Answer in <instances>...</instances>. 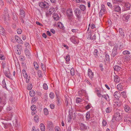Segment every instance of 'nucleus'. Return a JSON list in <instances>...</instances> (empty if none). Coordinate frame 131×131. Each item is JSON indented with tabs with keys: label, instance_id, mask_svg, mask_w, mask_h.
<instances>
[{
	"label": "nucleus",
	"instance_id": "nucleus-7",
	"mask_svg": "<svg viewBox=\"0 0 131 131\" xmlns=\"http://www.w3.org/2000/svg\"><path fill=\"white\" fill-rule=\"evenodd\" d=\"M22 48L21 46H20L19 45H17V50L15 51L16 53L18 55H20L21 53V50Z\"/></svg>",
	"mask_w": 131,
	"mask_h": 131
},
{
	"label": "nucleus",
	"instance_id": "nucleus-3",
	"mask_svg": "<svg viewBox=\"0 0 131 131\" xmlns=\"http://www.w3.org/2000/svg\"><path fill=\"white\" fill-rule=\"evenodd\" d=\"M67 16L68 17V18L70 20L72 19L73 17V15L72 9H69L66 11Z\"/></svg>",
	"mask_w": 131,
	"mask_h": 131
},
{
	"label": "nucleus",
	"instance_id": "nucleus-22",
	"mask_svg": "<svg viewBox=\"0 0 131 131\" xmlns=\"http://www.w3.org/2000/svg\"><path fill=\"white\" fill-rule=\"evenodd\" d=\"M102 96L107 101L110 100L109 96L107 94L102 95Z\"/></svg>",
	"mask_w": 131,
	"mask_h": 131
},
{
	"label": "nucleus",
	"instance_id": "nucleus-51",
	"mask_svg": "<svg viewBox=\"0 0 131 131\" xmlns=\"http://www.w3.org/2000/svg\"><path fill=\"white\" fill-rule=\"evenodd\" d=\"M101 10L102 12H104L105 10V6L103 5H101Z\"/></svg>",
	"mask_w": 131,
	"mask_h": 131
},
{
	"label": "nucleus",
	"instance_id": "nucleus-30",
	"mask_svg": "<svg viewBox=\"0 0 131 131\" xmlns=\"http://www.w3.org/2000/svg\"><path fill=\"white\" fill-rule=\"evenodd\" d=\"M53 18L54 20H58L59 19V17L57 14H54L53 16Z\"/></svg>",
	"mask_w": 131,
	"mask_h": 131
},
{
	"label": "nucleus",
	"instance_id": "nucleus-60",
	"mask_svg": "<svg viewBox=\"0 0 131 131\" xmlns=\"http://www.w3.org/2000/svg\"><path fill=\"white\" fill-rule=\"evenodd\" d=\"M41 68L42 70L44 71L46 70V67L45 65L42 63H41Z\"/></svg>",
	"mask_w": 131,
	"mask_h": 131
},
{
	"label": "nucleus",
	"instance_id": "nucleus-42",
	"mask_svg": "<svg viewBox=\"0 0 131 131\" xmlns=\"http://www.w3.org/2000/svg\"><path fill=\"white\" fill-rule=\"evenodd\" d=\"M2 83V85L4 88L5 87L6 88V85L5 82V81L4 79L3 80Z\"/></svg>",
	"mask_w": 131,
	"mask_h": 131
},
{
	"label": "nucleus",
	"instance_id": "nucleus-45",
	"mask_svg": "<svg viewBox=\"0 0 131 131\" xmlns=\"http://www.w3.org/2000/svg\"><path fill=\"white\" fill-rule=\"evenodd\" d=\"M123 54L124 55L129 54L130 53L129 51L125 50L123 52Z\"/></svg>",
	"mask_w": 131,
	"mask_h": 131
},
{
	"label": "nucleus",
	"instance_id": "nucleus-14",
	"mask_svg": "<svg viewBox=\"0 0 131 131\" xmlns=\"http://www.w3.org/2000/svg\"><path fill=\"white\" fill-rule=\"evenodd\" d=\"M114 95L115 98L118 99L120 96V92L119 91H116L114 93Z\"/></svg>",
	"mask_w": 131,
	"mask_h": 131
},
{
	"label": "nucleus",
	"instance_id": "nucleus-23",
	"mask_svg": "<svg viewBox=\"0 0 131 131\" xmlns=\"http://www.w3.org/2000/svg\"><path fill=\"white\" fill-rule=\"evenodd\" d=\"M5 30L4 28L0 25V34L3 35L4 34Z\"/></svg>",
	"mask_w": 131,
	"mask_h": 131
},
{
	"label": "nucleus",
	"instance_id": "nucleus-55",
	"mask_svg": "<svg viewBox=\"0 0 131 131\" xmlns=\"http://www.w3.org/2000/svg\"><path fill=\"white\" fill-rule=\"evenodd\" d=\"M105 59L107 61L109 60L110 59L109 55L107 54H106L105 55Z\"/></svg>",
	"mask_w": 131,
	"mask_h": 131
},
{
	"label": "nucleus",
	"instance_id": "nucleus-37",
	"mask_svg": "<svg viewBox=\"0 0 131 131\" xmlns=\"http://www.w3.org/2000/svg\"><path fill=\"white\" fill-rule=\"evenodd\" d=\"M44 113L45 115H47L49 114L48 110L47 108H45L43 109Z\"/></svg>",
	"mask_w": 131,
	"mask_h": 131
},
{
	"label": "nucleus",
	"instance_id": "nucleus-25",
	"mask_svg": "<svg viewBox=\"0 0 131 131\" xmlns=\"http://www.w3.org/2000/svg\"><path fill=\"white\" fill-rule=\"evenodd\" d=\"M113 68L115 70L117 71H119L121 69L120 67L118 66H114L113 67Z\"/></svg>",
	"mask_w": 131,
	"mask_h": 131
},
{
	"label": "nucleus",
	"instance_id": "nucleus-12",
	"mask_svg": "<svg viewBox=\"0 0 131 131\" xmlns=\"http://www.w3.org/2000/svg\"><path fill=\"white\" fill-rule=\"evenodd\" d=\"M124 110L125 111L127 112L130 113L131 112L130 108L128 105H126L124 106Z\"/></svg>",
	"mask_w": 131,
	"mask_h": 131
},
{
	"label": "nucleus",
	"instance_id": "nucleus-11",
	"mask_svg": "<svg viewBox=\"0 0 131 131\" xmlns=\"http://www.w3.org/2000/svg\"><path fill=\"white\" fill-rule=\"evenodd\" d=\"M88 75L91 79H92L94 76L93 73L90 69H89L88 71Z\"/></svg>",
	"mask_w": 131,
	"mask_h": 131
},
{
	"label": "nucleus",
	"instance_id": "nucleus-61",
	"mask_svg": "<svg viewBox=\"0 0 131 131\" xmlns=\"http://www.w3.org/2000/svg\"><path fill=\"white\" fill-rule=\"evenodd\" d=\"M121 93L123 97L125 98L126 97V94L124 91L122 92Z\"/></svg>",
	"mask_w": 131,
	"mask_h": 131
},
{
	"label": "nucleus",
	"instance_id": "nucleus-26",
	"mask_svg": "<svg viewBox=\"0 0 131 131\" xmlns=\"http://www.w3.org/2000/svg\"><path fill=\"white\" fill-rule=\"evenodd\" d=\"M70 39L72 42L74 44L77 43L75 36H73L70 38Z\"/></svg>",
	"mask_w": 131,
	"mask_h": 131
},
{
	"label": "nucleus",
	"instance_id": "nucleus-2",
	"mask_svg": "<svg viewBox=\"0 0 131 131\" xmlns=\"http://www.w3.org/2000/svg\"><path fill=\"white\" fill-rule=\"evenodd\" d=\"M39 6L41 8H47L49 7V5L47 2H41L39 4Z\"/></svg>",
	"mask_w": 131,
	"mask_h": 131
},
{
	"label": "nucleus",
	"instance_id": "nucleus-62",
	"mask_svg": "<svg viewBox=\"0 0 131 131\" xmlns=\"http://www.w3.org/2000/svg\"><path fill=\"white\" fill-rule=\"evenodd\" d=\"M32 84H30L28 85L27 87V89L28 90H30L32 89Z\"/></svg>",
	"mask_w": 131,
	"mask_h": 131
},
{
	"label": "nucleus",
	"instance_id": "nucleus-28",
	"mask_svg": "<svg viewBox=\"0 0 131 131\" xmlns=\"http://www.w3.org/2000/svg\"><path fill=\"white\" fill-rule=\"evenodd\" d=\"M11 126V124L10 123L4 124V128H7L8 127H10Z\"/></svg>",
	"mask_w": 131,
	"mask_h": 131
},
{
	"label": "nucleus",
	"instance_id": "nucleus-16",
	"mask_svg": "<svg viewBox=\"0 0 131 131\" xmlns=\"http://www.w3.org/2000/svg\"><path fill=\"white\" fill-rule=\"evenodd\" d=\"M20 15L21 17L22 18H24L25 16L24 11L22 9L20 10Z\"/></svg>",
	"mask_w": 131,
	"mask_h": 131
},
{
	"label": "nucleus",
	"instance_id": "nucleus-50",
	"mask_svg": "<svg viewBox=\"0 0 131 131\" xmlns=\"http://www.w3.org/2000/svg\"><path fill=\"white\" fill-rule=\"evenodd\" d=\"M43 89L45 90H47L48 89V87L47 85L46 84L44 83L43 85Z\"/></svg>",
	"mask_w": 131,
	"mask_h": 131
},
{
	"label": "nucleus",
	"instance_id": "nucleus-10",
	"mask_svg": "<svg viewBox=\"0 0 131 131\" xmlns=\"http://www.w3.org/2000/svg\"><path fill=\"white\" fill-rule=\"evenodd\" d=\"M4 17H3L5 21H7L9 19V15L8 12H5L4 13Z\"/></svg>",
	"mask_w": 131,
	"mask_h": 131
},
{
	"label": "nucleus",
	"instance_id": "nucleus-46",
	"mask_svg": "<svg viewBox=\"0 0 131 131\" xmlns=\"http://www.w3.org/2000/svg\"><path fill=\"white\" fill-rule=\"evenodd\" d=\"M60 98L57 96V104L58 105H60L61 104V102L60 101Z\"/></svg>",
	"mask_w": 131,
	"mask_h": 131
},
{
	"label": "nucleus",
	"instance_id": "nucleus-35",
	"mask_svg": "<svg viewBox=\"0 0 131 131\" xmlns=\"http://www.w3.org/2000/svg\"><path fill=\"white\" fill-rule=\"evenodd\" d=\"M55 10L54 8H50L49 10V14L50 15L52 14Z\"/></svg>",
	"mask_w": 131,
	"mask_h": 131
},
{
	"label": "nucleus",
	"instance_id": "nucleus-6",
	"mask_svg": "<svg viewBox=\"0 0 131 131\" xmlns=\"http://www.w3.org/2000/svg\"><path fill=\"white\" fill-rule=\"evenodd\" d=\"M124 120L125 122H127L128 124H130L131 123V118L127 114L125 115L124 118Z\"/></svg>",
	"mask_w": 131,
	"mask_h": 131
},
{
	"label": "nucleus",
	"instance_id": "nucleus-9",
	"mask_svg": "<svg viewBox=\"0 0 131 131\" xmlns=\"http://www.w3.org/2000/svg\"><path fill=\"white\" fill-rule=\"evenodd\" d=\"M117 47L116 46L115 47L113 50V51L111 56L114 57L117 54Z\"/></svg>",
	"mask_w": 131,
	"mask_h": 131
},
{
	"label": "nucleus",
	"instance_id": "nucleus-33",
	"mask_svg": "<svg viewBox=\"0 0 131 131\" xmlns=\"http://www.w3.org/2000/svg\"><path fill=\"white\" fill-rule=\"evenodd\" d=\"M86 121L89 120L90 118V115L89 112H88L86 113Z\"/></svg>",
	"mask_w": 131,
	"mask_h": 131
},
{
	"label": "nucleus",
	"instance_id": "nucleus-20",
	"mask_svg": "<svg viewBox=\"0 0 131 131\" xmlns=\"http://www.w3.org/2000/svg\"><path fill=\"white\" fill-rule=\"evenodd\" d=\"M6 103L5 98H3L2 99L1 97H0V104L1 103L2 104L5 105Z\"/></svg>",
	"mask_w": 131,
	"mask_h": 131
},
{
	"label": "nucleus",
	"instance_id": "nucleus-52",
	"mask_svg": "<svg viewBox=\"0 0 131 131\" xmlns=\"http://www.w3.org/2000/svg\"><path fill=\"white\" fill-rule=\"evenodd\" d=\"M49 96L51 99H53L54 97V93L52 92H50L49 94Z\"/></svg>",
	"mask_w": 131,
	"mask_h": 131
},
{
	"label": "nucleus",
	"instance_id": "nucleus-48",
	"mask_svg": "<svg viewBox=\"0 0 131 131\" xmlns=\"http://www.w3.org/2000/svg\"><path fill=\"white\" fill-rule=\"evenodd\" d=\"M82 99L80 98H78L76 99V102L77 103H79L82 101Z\"/></svg>",
	"mask_w": 131,
	"mask_h": 131
},
{
	"label": "nucleus",
	"instance_id": "nucleus-56",
	"mask_svg": "<svg viewBox=\"0 0 131 131\" xmlns=\"http://www.w3.org/2000/svg\"><path fill=\"white\" fill-rule=\"evenodd\" d=\"M70 59V56L69 55H67L66 56V60L67 62L69 61Z\"/></svg>",
	"mask_w": 131,
	"mask_h": 131
},
{
	"label": "nucleus",
	"instance_id": "nucleus-40",
	"mask_svg": "<svg viewBox=\"0 0 131 131\" xmlns=\"http://www.w3.org/2000/svg\"><path fill=\"white\" fill-rule=\"evenodd\" d=\"M70 73L73 76L75 74V71L74 69L72 68L70 70Z\"/></svg>",
	"mask_w": 131,
	"mask_h": 131
},
{
	"label": "nucleus",
	"instance_id": "nucleus-18",
	"mask_svg": "<svg viewBox=\"0 0 131 131\" xmlns=\"http://www.w3.org/2000/svg\"><path fill=\"white\" fill-rule=\"evenodd\" d=\"M130 15H125L123 16V19L124 21L126 22L128 21V19H129L130 17Z\"/></svg>",
	"mask_w": 131,
	"mask_h": 131
},
{
	"label": "nucleus",
	"instance_id": "nucleus-1",
	"mask_svg": "<svg viewBox=\"0 0 131 131\" xmlns=\"http://www.w3.org/2000/svg\"><path fill=\"white\" fill-rule=\"evenodd\" d=\"M122 119V117L121 116L119 113L118 112H115L112 120V121L114 122L115 121H118Z\"/></svg>",
	"mask_w": 131,
	"mask_h": 131
},
{
	"label": "nucleus",
	"instance_id": "nucleus-54",
	"mask_svg": "<svg viewBox=\"0 0 131 131\" xmlns=\"http://www.w3.org/2000/svg\"><path fill=\"white\" fill-rule=\"evenodd\" d=\"M113 3L115 5H117L119 2V1H117V0H113Z\"/></svg>",
	"mask_w": 131,
	"mask_h": 131
},
{
	"label": "nucleus",
	"instance_id": "nucleus-29",
	"mask_svg": "<svg viewBox=\"0 0 131 131\" xmlns=\"http://www.w3.org/2000/svg\"><path fill=\"white\" fill-rule=\"evenodd\" d=\"M33 64L35 69L37 70L39 68V66L38 64L36 62H34Z\"/></svg>",
	"mask_w": 131,
	"mask_h": 131
},
{
	"label": "nucleus",
	"instance_id": "nucleus-49",
	"mask_svg": "<svg viewBox=\"0 0 131 131\" xmlns=\"http://www.w3.org/2000/svg\"><path fill=\"white\" fill-rule=\"evenodd\" d=\"M36 107L35 105H32L31 107V110L33 111H35L36 110Z\"/></svg>",
	"mask_w": 131,
	"mask_h": 131
},
{
	"label": "nucleus",
	"instance_id": "nucleus-24",
	"mask_svg": "<svg viewBox=\"0 0 131 131\" xmlns=\"http://www.w3.org/2000/svg\"><path fill=\"white\" fill-rule=\"evenodd\" d=\"M40 129L41 131H44L45 130V127L44 124L41 123L40 125Z\"/></svg>",
	"mask_w": 131,
	"mask_h": 131
},
{
	"label": "nucleus",
	"instance_id": "nucleus-36",
	"mask_svg": "<svg viewBox=\"0 0 131 131\" xmlns=\"http://www.w3.org/2000/svg\"><path fill=\"white\" fill-rule=\"evenodd\" d=\"M25 54L27 56H28L30 55V53L29 50L27 49H25Z\"/></svg>",
	"mask_w": 131,
	"mask_h": 131
},
{
	"label": "nucleus",
	"instance_id": "nucleus-53",
	"mask_svg": "<svg viewBox=\"0 0 131 131\" xmlns=\"http://www.w3.org/2000/svg\"><path fill=\"white\" fill-rule=\"evenodd\" d=\"M92 35L90 33H88L87 34V37L88 39H91Z\"/></svg>",
	"mask_w": 131,
	"mask_h": 131
},
{
	"label": "nucleus",
	"instance_id": "nucleus-19",
	"mask_svg": "<svg viewBox=\"0 0 131 131\" xmlns=\"http://www.w3.org/2000/svg\"><path fill=\"white\" fill-rule=\"evenodd\" d=\"M117 88L118 90L119 91H121L123 90V86L122 84L120 83L117 86Z\"/></svg>",
	"mask_w": 131,
	"mask_h": 131
},
{
	"label": "nucleus",
	"instance_id": "nucleus-21",
	"mask_svg": "<svg viewBox=\"0 0 131 131\" xmlns=\"http://www.w3.org/2000/svg\"><path fill=\"white\" fill-rule=\"evenodd\" d=\"M114 80L115 82L118 83L120 81L119 78L117 75H115L114 76Z\"/></svg>",
	"mask_w": 131,
	"mask_h": 131
},
{
	"label": "nucleus",
	"instance_id": "nucleus-34",
	"mask_svg": "<svg viewBox=\"0 0 131 131\" xmlns=\"http://www.w3.org/2000/svg\"><path fill=\"white\" fill-rule=\"evenodd\" d=\"M37 73L39 78H42V73L41 71L40 70H38Z\"/></svg>",
	"mask_w": 131,
	"mask_h": 131
},
{
	"label": "nucleus",
	"instance_id": "nucleus-63",
	"mask_svg": "<svg viewBox=\"0 0 131 131\" xmlns=\"http://www.w3.org/2000/svg\"><path fill=\"white\" fill-rule=\"evenodd\" d=\"M17 32L18 34H20L22 32V31L21 29H18L17 30Z\"/></svg>",
	"mask_w": 131,
	"mask_h": 131
},
{
	"label": "nucleus",
	"instance_id": "nucleus-43",
	"mask_svg": "<svg viewBox=\"0 0 131 131\" xmlns=\"http://www.w3.org/2000/svg\"><path fill=\"white\" fill-rule=\"evenodd\" d=\"M58 26L60 28H62L63 27V26L60 22L58 23Z\"/></svg>",
	"mask_w": 131,
	"mask_h": 131
},
{
	"label": "nucleus",
	"instance_id": "nucleus-57",
	"mask_svg": "<svg viewBox=\"0 0 131 131\" xmlns=\"http://www.w3.org/2000/svg\"><path fill=\"white\" fill-rule=\"evenodd\" d=\"M15 38L17 42V41H18L20 40L21 39L18 36H15Z\"/></svg>",
	"mask_w": 131,
	"mask_h": 131
},
{
	"label": "nucleus",
	"instance_id": "nucleus-5",
	"mask_svg": "<svg viewBox=\"0 0 131 131\" xmlns=\"http://www.w3.org/2000/svg\"><path fill=\"white\" fill-rule=\"evenodd\" d=\"M4 73L7 77L9 79L11 78L10 72L9 69L7 68L5 70H4Z\"/></svg>",
	"mask_w": 131,
	"mask_h": 131
},
{
	"label": "nucleus",
	"instance_id": "nucleus-44",
	"mask_svg": "<svg viewBox=\"0 0 131 131\" xmlns=\"http://www.w3.org/2000/svg\"><path fill=\"white\" fill-rule=\"evenodd\" d=\"M2 67L3 69H4L6 66V62L5 61H3L2 62Z\"/></svg>",
	"mask_w": 131,
	"mask_h": 131
},
{
	"label": "nucleus",
	"instance_id": "nucleus-17",
	"mask_svg": "<svg viewBox=\"0 0 131 131\" xmlns=\"http://www.w3.org/2000/svg\"><path fill=\"white\" fill-rule=\"evenodd\" d=\"M123 58L124 61L127 62L129 61L130 60V59L131 58H130V56H126L123 57Z\"/></svg>",
	"mask_w": 131,
	"mask_h": 131
},
{
	"label": "nucleus",
	"instance_id": "nucleus-38",
	"mask_svg": "<svg viewBox=\"0 0 131 131\" xmlns=\"http://www.w3.org/2000/svg\"><path fill=\"white\" fill-rule=\"evenodd\" d=\"M80 8L81 10L83 11H84L86 9L85 6L83 5H80Z\"/></svg>",
	"mask_w": 131,
	"mask_h": 131
},
{
	"label": "nucleus",
	"instance_id": "nucleus-59",
	"mask_svg": "<svg viewBox=\"0 0 131 131\" xmlns=\"http://www.w3.org/2000/svg\"><path fill=\"white\" fill-rule=\"evenodd\" d=\"M102 123L103 126H104L106 125L107 122L105 120H103Z\"/></svg>",
	"mask_w": 131,
	"mask_h": 131
},
{
	"label": "nucleus",
	"instance_id": "nucleus-58",
	"mask_svg": "<svg viewBox=\"0 0 131 131\" xmlns=\"http://www.w3.org/2000/svg\"><path fill=\"white\" fill-rule=\"evenodd\" d=\"M47 124L48 126L51 127L52 124V123L50 121H48L47 122Z\"/></svg>",
	"mask_w": 131,
	"mask_h": 131
},
{
	"label": "nucleus",
	"instance_id": "nucleus-41",
	"mask_svg": "<svg viewBox=\"0 0 131 131\" xmlns=\"http://www.w3.org/2000/svg\"><path fill=\"white\" fill-rule=\"evenodd\" d=\"M34 119L36 122H37L39 121V116L38 115H36L34 116Z\"/></svg>",
	"mask_w": 131,
	"mask_h": 131
},
{
	"label": "nucleus",
	"instance_id": "nucleus-15",
	"mask_svg": "<svg viewBox=\"0 0 131 131\" xmlns=\"http://www.w3.org/2000/svg\"><path fill=\"white\" fill-rule=\"evenodd\" d=\"M121 8L118 5H115L114 7V11L115 12L118 13L121 12Z\"/></svg>",
	"mask_w": 131,
	"mask_h": 131
},
{
	"label": "nucleus",
	"instance_id": "nucleus-4",
	"mask_svg": "<svg viewBox=\"0 0 131 131\" xmlns=\"http://www.w3.org/2000/svg\"><path fill=\"white\" fill-rule=\"evenodd\" d=\"M75 13L77 18L80 19L81 17V11L79 9H76L74 11Z\"/></svg>",
	"mask_w": 131,
	"mask_h": 131
},
{
	"label": "nucleus",
	"instance_id": "nucleus-47",
	"mask_svg": "<svg viewBox=\"0 0 131 131\" xmlns=\"http://www.w3.org/2000/svg\"><path fill=\"white\" fill-rule=\"evenodd\" d=\"M125 6L126 8L128 9H129L130 6V5L129 3H125Z\"/></svg>",
	"mask_w": 131,
	"mask_h": 131
},
{
	"label": "nucleus",
	"instance_id": "nucleus-27",
	"mask_svg": "<svg viewBox=\"0 0 131 131\" xmlns=\"http://www.w3.org/2000/svg\"><path fill=\"white\" fill-rule=\"evenodd\" d=\"M35 91L33 90L29 92V95L31 97H34L35 95Z\"/></svg>",
	"mask_w": 131,
	"mask_h": 131
},
{
	"label": "nucleus",
	"instance_id": "nucleus-8",
	"mask_svg": "<svg viewBox=\"0 0 131 131\" xmlns=\"http://www.w3.org/2000/svg\"><path fill=\"white\" fill-rule=\"evenodd\" d=\"M119 36L121 38H124L125 36V33L124 32V30H123L122 28H120L119 29Z\"/></svg>",
	"mask_w": 131,
	"mask_h": 131
},
{
	"label": "nucleus",
	"instance_id": "nucleus-13",
	"mask_svg": "<svg viewBox=\"0 0 131 131\" xmlns=\"http://www.w3.org/2000/svg\"><path fill=\"white\" fill-rule=\"evenodd\" d=\"M81 130H83L86 129L87 128V127L84 124L81 123L80 124Z\"/></svg>",
	"mask_w": 131,
	"mask_h": 131
},
{
	"label": "nucleus",
	"instance_id": "nucleus-32",
	"mask_svg": "<svg viewBox=\"0 0 131 131\" xmlns=\"http://www.w3.org/2000/svg\"><path fill=\"white\" fill-rule=\"evenodd\" d=\"M22 72L24 78L28 77L27 73L25 70H23L22 71Z\"/></svg>",
	"mask_w": 131,
	"mask_h": 131
},
{
	"label": "nucleus",
	"instance_id": "nucleus-39",
	"mask_svg": "<svg viewBox=\"0 0 131 131\" xmlns=\"http://www.w3.org/2000/svg\"><path fill=\"white\" fill-rule=\"evenodd\" d=\"M94 54L95 57L98 56L99 53L97 49H95L94 50Z\"/></svg>",
	"mask_w": 131,
	"mask_h": 131
},
{
	"label": "nucleus",
	"instance_id": "nucleus-31",
	"mask_svg": "<svg viewBox=\"0 0 131 131\" xmlns=\"http://www.w3.org/2000/svg\"><path fill=\"white\" fill-rule=\"evenodd\" d=\"M112 111V108L111 107H109L107 108L105 110V111L106 113H109Z\"/></svg>",
	"mask_w": 131,
	"mask_h": 131
},
{
	"label": "nucleus",
	"instance_id": "nucleus-64",
	"mask_svg": "<svg viewBox=\"0 0 131 131\" xmlns=\"http://www.w3.org/2000/svg\"><path fill=\"white\" fill-rule=\"evenodd\" d=\"M25 78L26 79V82L27 83H28L29 82V81L30 77H28Z\"/></svg>",
	"mask_w": 131,
	"mask_h": 131
}]
</instances>
